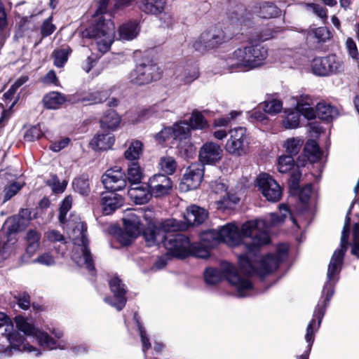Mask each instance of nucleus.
<instances>
[{
	"mask_svg": "<svg viewBox=\"0 0 359 359\" xmlns=\"http://www.w3.org/2000/svg\"><path fill=\"white\" fill-rule=\"evenodd\" d=\"M269 226L264 219H256L244 223L241 231L234 224L229 223L223 226L218 231L210 233L219 236L220 241L229 245L236 246L241 243H243L248 252L238 257L241 271L249 275L257 273L264 276L278 268L279 264L286 259L288 250L286 244H280L278 246L276 255H269L259 262L252 259L253 257H258L259 248L269 242Z\"/></svg>",
	"mask_w": 359,
	"mask_h": 359,
	"instance_id": "f257e3e1",
	"label": "nucleus"
},
{
	"mask_svg": "<svg viewBox=\"0 0 359 359\" xmlns=\"http://www.w3.org/2000/svg\"><path fill=\"white\" fill-rule=\"evenodd\" d=\"M355 202L356 201H354L351 203L347 212L341 232L340 248L334 252L328 266L327 281L322 292V298L325 299L323 302L320 301L318 302L314 310L313 318L306 327L305 339L308 343L307 351L304 354L299 355L297 359H308L314 341V331H317L320 327L325 314V308L333 295L334 285L338 280V275L341 269L344 256L348 245L349 226L351 222L350 215Z\"/></svg>",
	"mask_w": 359,
	"mask_h": 359,
	"instance_id": "f03ea898",
	"label": "nucleus"
},
{
	"mask_svg": "<svg viewBox=\"0 0 359 359\" xmlns=\"http://www.w3.org/2000/svg\"><path fill=\"white\" fill-rule=\"evenodd\" d=\"M109 0H100L91 25L82 32L83 38L93 40L97 50L104 54L109 50L115 36V25L102 15L107 12Z\"/></svg>",
	"mask_w": 359,
	"mask_h": 359,
	"instance_id": "7ed1b4c3",
	"label": "nucleus"
},
{
	"mask_svg": "<svg viewBox=\"0 0 359 359\" xmlns=\"http://www.w3.org/2000/svg\"><path fill=\"white\" fill-rule=\"evenodd\" d=\"M267 56L268 50L263 45L250 41L236 48L227 56L225 62L229 69H252L262 65Z\"/></svg>",
	"mask_w": 359,
	"mask_h": 359,
	"instance_id": "20e7f679",
	"label": "nucleus"
},
{
	"mask_svg": "<svg viewBox=\"0 0 359 359\" xmlns=\"http://www.w3.org/2000/svg\"><path fill=\"white\" fill-rule=\"evenodd\" d=\"M204 278L208 285L217 284L225 278L236 287L239 297H245L248 292L252 289V283L249 279L239 276L234 266L228 262H222L219 270L207 269L204 273Z\"/></svg>",
	"mask_w": 359,
	"mask_h": 359,
	"instance_id": "39448f33",
	"label": "nucleus"
},
{
	"mask_svg": "<svg viewBox=\"0 0 359 359\" xmlns=\"http://www.w3.org/2000/svg\"><path fill=\"white\" fill-rule=\"evenodd\" d=\"M87 226L83 222L79 221L70 234L76 245L72 258L79 266H85L89 271L93 270V259L88 248V240L86 235Z\"/></svg>",
	"mask_w": 359,
	"mask_h": 359,
	"instance_id": "423d86ee",
	"label": "nucleus"
},
{
	"mask_svg": "<svg viewBox=\"0 0 359 359\" xmlns=\"http://www.w3.org/2000/svg\"><path fill=\"white\" fill-rule=\"evenodd\" d=\"M148 217H151V216L142 209L128 210L126 212L125 217L123 218V230L118 236V241L123 245L130 244L140 234L141 219L144 218L147 220Z\"/></svg>",
	"mask_w": 359,
	"mask_h": 359,
	"instance_id": "0eeeda50",
	"label": "nucleus"
},
{
	"mask_svg": "<svg viewBox=\"0 0 359 359\" xmlns=\"http://www.w3.org/2000/svg\"><path fill=\"white\" fill-rule=\"evenodd\" d=\"M149 226L143 233V236L148 246L158 245L168 238L166 233L183 231L187 226L175 219H168L163 222L159 226L154 224L151 221L148 222Z\"/></svg>",
	"mask_w": 359,
	"mask_h": 359,
	"instance_id": "6e6552de",
	"label": "nucleus"
},
{
	"mask_svg": "<svg viewBox=\"0 0 359 359\" xmlns=\"http://www.w3.org/2000/svg\"><path fill=\"white\" fill-rule=\"evenodd\" d=\"M2 327H5L4 332L2 334L6 337L12 348L24 352H35L36 355H41L40 351L26 343L25 337L14 330L13 323L6 315L0 313V328Z\"/></svg>",
	"mask_w": 359,
	"mask_h": 359,
	"instance_id": "1a4fd4ad",
	"label": "nucleus"
},
{
	"mask_svg": "<svg viewBox=\"0 0 359 359\" xmlns=\"http://www.w3.org/2000/svg\"><path fill=\"white\" fill-rule=\"evenodd\" d=\"M162 72L155 63H141L129 74L130 82L138 86L147 85L161 79Z\"/></svg>",
	"mask_w": 359,
	"mask_h": 359,
	"instance_id": "9d476101",
	"label": "nucleus"
},
{
	"mask_svg": "<svg viewBox=\"0 0 359 359\" xmlns=\"http://www.w3.org/2000/svg\"><path fill=\"white\" fill-rule=\"evenodd\" d=\"M15 322L19 330L27 336L36 338L41 346L49 349H54L59 347L57 344V341L54 339L50 337L46 332L39 330L32 324L29 323L24 317L20 316H16L15 318Z\"/></svg>",
	"mask_w": 359,
	"mask_h": 359,
	"instance_id": "9b49d317",
	"label": "nucleus"
},
{
	"mask_svg": "<svg viewBox=\"0 0 359 359\" xmlns=\"http://www.w3.org/2000/svg\"><path fill=\"white\" fill-rule=\"evenodd\" d=\"M230 137L227 140L225 149L229 154L241 156L246 154L249 144L246 129L238 127L229 131Z\"/></svg>",
	"mask_w": 359,
	"mask_h": 359,
	"instance_id": "f8f14e48",
	"label": "nucleus"
},
{
	"mask_svg": "<svg viewBox=\"0 0 359 359\" xmlns=\"http://www.w3.org/2000/svg\"><path fill=\"white\" fill-rule=\"evenodd\" d=\"M161 243L168 251L177 257H185L191 252L190 241L182 234L169 235Z\"/></svg>",
	"mask_w": 359,
	"mask_h": 359,
	"instance_id": "ddd939ff",
	"label": "nucleus"
},
{
	"mask_svg": "<svg viewBox=\"0 0 359 359\" xmlns=\"http://www.w3.org/2000/svg\"><path fill=\"white\" fill-rule=\"evenodd\" d=\"M257 183L259 191L267 201L277 202L280 199L282 189L269 174H260L257 178Z\"/></svg>",
	"mask_w": 359,
	"mask_h": 359,
	"instance_id": "4468645a",
	"label": "nucleus"
},
{
	"mask_svg": "<svg viewBox=\"0 0 359 359\" xmlns=\"http://www.w3.org/2000/svg\"><path fill=\"white\" fill-rule=\"evenodd\" d=\"M226 41V36L221 29L212 28L202 33L194 43L196 50L202 51L217 47Z\"/></svg>",
	"mask_w": 359,
	"mask_h": 359,
	"instance_id": "2eb2a0df",
	"label": "nucleus"
},
{
	"mask_svg": "<svg viewBox=\"0 0 359 359\" xmlns=\"http://www.w3.org/2000/svg\"><path fill=\"white\" fill-rule=\"evenodd\" d=\"M102 182L107 189L117 191L126 187V174L120 168L108 169L102 176Z\"/></svg>",
	"mask_w": 359,
	"mask_h": 359,
	"instance_id": "dca6fc26",
	"label": "nucleus"
},
{
	"mask_svg": "<svg viewBox=\"0 0 359 359\" xmlns=\"http://www.w3.org/2000/svg\"><path fill=\"white\" fill-rule=\"evenodd\" d=\"M203 176V165L194 163L187 168L184 174L180 187L184 191L195 189L200 185Z\"/></svg>",
	"mask_w": 359,
	"mask_h": 359,
	"instance_id": "f3484780",
	"label": "nucleus"
},
{
	"mask_svg": "<svg viewBox=\"0 0 359 359\" xmlns=\"http://www.w3.org/2000/svg\"><path fill=\"white\" fill-rule=\"evenodd\" d=\"M210 187L212 191L219 195L217 203L219 208H231V205L238 203L239 198L236 196L227 192V186L222 180L219 179L212 182Z\"/></svg>",
	"mask_w": 359,
	"mask_h": 359,
	"instance_id": "a211bd4d",
	"label": "nucleus"
},
{
	"mask_svg": "<svg viewBox=\"0 0 359 359\" xmlns=\"http://www.w3.org/2000/svg\"><path fill=\"white\" fill-rule=\"evenodd\" d=\"M148 188L154 197H161L168 194L172 188L171 179L165 175H154L149 178Z\"/></svg>",
	"mask_w": 359,
	"mask_h": 359,
	"instance_id": "6ab92c4d",
	"label": "nucleus"
},
{
	"mask_svg": "<svg viewBox=\"0 0 359 359\" xmlns=\"http://www.w3.org/2000/svg\"><path fill=\"white\" fill-rule=\"evenodd\" d=\"M222 149L217 144L208 142L204 144L199 151V161L202 164H215L220 161Z\"/></svg>",
	"mask_w": 359,
	"mask_h": 359,
	"instance_id": "aec40b11",
	"label": "nucleus"
},
{
	"mask_svg": "<svg viewBox=\"0 0 359 359\" xmlns=\"http://www.w3.org/2000/svg\"><path fill=\"white\" fill-rule=\"evenodd\" d=\"M109 286L116 302H112L109 297H106L104 302L115 307L118 311H121L126 303V298L125 297L126 291L124 285L121 283L120 279L114 277L110 280Z\"/></svg>",
	"mask_w": 359,
	"mask_h": 359,
	"instance_id": "412c9836",
	"label": "nucleus"
},
{
	"mask_svg": "<svg viewBox=\"0 0 359 359\" xmlns=\"http://www.w3.org/2000/svg\"><path fill=\"white\" fill-rule=\"evenodd\" d=\"M123 204V197L114 191L103 193L101 196V205L105 215L111 214Z\"/></svg>",
	"mask_w": 359,
	"mask_h": 359,
	"instance_id": "4be33fe9",
	"label": "nucleus"
},
{
	"mask_svg": "<svg viewBox=\"0 0 359 359\" xmlns=\"http://www.w3.org/2000/svg\"><path fill=\"white\" fill-rule=\"evenodd\" d=\"M184 219L187 226L198 225L203 223L208 217V213L203 208L197 205H191L187 209Z\"/></svg>",
	"mask_w": 359,
	"mask_h": 359,
	"instance_id": "5701e85b",
	"label": "nucleus"
},
{
	"mask_svg": "<svg viewBox=\"0 0 359 359\" xmlns=\"http://www.w3.org/2000/svg\"><path fill=\"white\" fill-rule=\"evenodd\" d=\"M199 76L198 68L195 65L186 66L177 69L175 79L183 85H189Z\"/></svg>",
	"mask_w": 359,
	"mask_h": 359,
	"instance_id": "b1692460",
	"label": "nucleus"
},
{
	"mask_svg": "<svg viewBox=\"0 0 359 359\" xmlns=\"http://www.w3.org/2000/svg\"><path fill=\"white\" fill-rule=\"evenodd\" d=\"M114 137L112 134H97L90 141V144L95 150H107L111 148L114 143Z\"/></svg>",
	"mask_w": 359,
	"mask_h": 359,
	"instance_id": "393cba45",
	"label": "nucleus"
},
{
	"mask_svg": "<svg viewBox=\"0 0 359 359\" xmlns=\"http://www.w3.org/2000/svg\"><path fill=\"white\" fill-rule=\"evenodd\" d=\"M67 100L68 99L64 94L56 91H52L43 97V103L46 109H57Z\"/></svg>",
	"mask_w": 359,
	"mask_h": 359,
	"instance_id": "a878e982",
	"label": "nucleus"
},
{
	"mask_svg": "<svg viewBox=\"0 0 359 359\" xmlns=\"http://www.w3.org/2000/svg\"><path fill=\"white\" fill-rule=\"evenodd\" d=\"M171 133L175 140H184L190 136L191 128L186 121H180L175 123L172 127H168L163 133Z\"/></svg>",
	"mask_w": 359,
	"mask_h": 359,
	"instance_id": "bb28decb",
	"label": "nucleus"
},
{
	"mask_svg": "<svg viewBox=\"0 0 359 359\" xmlns=\"http://www.w3.org/2000/svg\"><path fill=\"white\" fill-rule=\"evenodd\" d=\"M41 233L35 229H29L26 234V253L32 257L39 249Z\"/></svg>",
	"mask_w": 359,
	"mask_h": 359,
	"instance_id": "cd10ccee",
	"label": "nucleus"
},
{
	"mask_svg": "<svg viewBox=\"0 0 359 359\" xmlns=\"http://www.w3.org/2000/svg\"><path fill=\"white\" fill-rule=\"evenodd\" d=\"M128 194L130 198L137 204L146 203L152 196L150 190L142 186L130 189Z\"/></svg>",
	"mask_w": 359,
	"mask_h": 359,
	"instance_id": "c85d7f7f",
	"label": "nucleus"
},
{
	"mask_svg": "<svg viewBox=\"0 0 359 359\" xmlns=\"http://www.w3.org/2000/svg\"><path fill=\"white\" fill-rule=\"evenodd\" d=\"M316 114L320 119L330 121L338 116L339 112L337 109L331 104L320 102L316 106Z\"/></svg>",
	"mask_w": 359,
	"mask_h": 359,
	"instance_id": "c756f323",
	"label": "nucleus"
},
{
	"mask_svg": "<svg viewBox=\"0 0 359 359\" xmlns=\"http://www.w3.org/2000/svg\"><path fill=\"white\" fill-rule=\"evenodd\" d=\"M144 177L143 169L140 167L138 161L131 162L128 165L126 181L131 184H137L141 182Z\"/></svg>",
	"mask_w": 359,
	"mask_h": 359,
	"instance_id": "7c9ffc66",
	"label": "nucleus"
},
{
	"mask_svg": "<svg viewBox=\"0 0 359 359\" xmlns=\"http://www.w3.org/2000/svg\"><path fill=\"white\" fill-rule=\"evenodd\" d=\"M139 31L138 25L135 22L123 24L118 29L119 39L127 41L133 40L137 36Z\"/></svg>",
	"mask_w": 359,
	"mask_h": 359,
	"instance_id": "2f4dec72",
	"label": "nucleus"
},
{
	"mask_svg": "<svg viewBox=\"0 0 359 359\" xmlns=\"http://www.w3.org/2000/svg\"><path fill=\"white\" fill-rule=\"evenodd\" d=\"M165 0H141L140 8L147 13L156 15L165 8Z\"/></svg>",
	"mask_w": 359,
	"mask_h": 359,
	"instance_id": "473e14b6",
	"label": "nucleus"
},
{
	"mask_svg": "<svg viewBox=\"0 0 359 359\" xmlns=\"http://www.w3.org/2000/svg\"><path fill=\"white\" fill-rule=\"evenodd\" d=\"M143 150V144L139 140H133L124 152V157L131 162L137 161Z\"/></svg>",
	"mask_w": 359,
	"mask_h": 359,
	"instance_id": "72a5a7b5",
	"label": "nucleus"
},
{
	"mask_svg": "<svg viewBox=\"0 0 359 359\" xmlns=\"http://www.w3.org/2000/svg\"><path fill=\"white\" fill-rule=\"evenodd\" d=\"M121 122V118L114 110H109L101 118L100 124L102 128L116 129Z\"/></svg>",
	"mask_w": 359,
	"mask_h": 359,
	"instance_id": "f704fd0d",
	"label": "nucleus"
},
{
	"mask_svg": "<svg viewBox=\"0 0 359 359\" xmlns=\"http://www.w3.org/2000/svg\"><path fill=\"white\" fill-rule=\"evenodd\" d=\"M280 14V9L272 3L264 2L259 6V15L262 18H276Z\"/></svg>",
	"mask_w": 359,
	"mask_h": 359,
	"instance_id": "c9c22d12",
	"label": "nucleus"
},
{
	"mask_svg": "<svg viewBox=\"0 0 359 359\" xmlns=\"http://www.w3.org/2000/svg\"><path fill=\"white\" fill-rule=\"evenodd\" d=\"M305 155L311 163L316 162L321 158L322 153L315 140H309L304 147Z\"/></svg>",
	"mask_w": 359,
	"mask_h": 359,
	"instance_id": "e433bc0d",
	"label": "nucleus"
},
{
	"mask_svg": "<svg viewBox=\"0 0 359 359\" xmlns=\"http://www.w3.org/2000/svg\"><path fill=\"white\" fill-rule=\"evenodd\" d=\"M189 126L195 130H205L209 127V124L201 112L194 110L189 118Z\"/></svg>",
	"mask_w": 359,
	"mask_h": 359,
	"instance_id": "4c0bfd02",
	"label": "nucleus"
},
{
	"mask_svg": "<svg viewBox=\"0 0 359 359\" xmlns=\"http://www.w3.org/2000/svg\"><path fill=\"white\" fill-rule=\"evenodd\" d=\"M72 49L69 46L55 50L53 53L54 65L57 67H62L67 62Z\"/></svg>",
	"mask_w": 359,
	"mask_h": 359,
	"instance_id": "58836bf2",
	"label": "nucleus"
},
{
	"mask_svg": "<svg viewBox=\"0 0 359 359\" xmlns=\"http://www.w3.org/2000/svg\"><path fill=\"white\" fill-rule=\"evenodd\" d=\"M312 72L318 76H327L330 69L327 65L326 57H316L313 60L311 65Z\"/></svg>",
	"mask_w": 359,
	"mask_h": 359,
	"instance_id": "ea45409f",
	"label": "nucleus"
},
{
	"mask_svg": "<svg viewBox=\"0 0 359 359\" xmlns=\"http://www.w3.org/2000/svg\"><path fill=\"white\" fill-rule=\"evenodd\" d=\"M300 113L298 108L290 111L283 121V125L286 129L296 128L299 125Z\"/></svg>",
	"mask_w": 359,
	"mask_h": 359,
	"instance_id": "a19ab883",
	"label": "nucleus"
},
{
	"mask_svg": "<svg viewBox=\"0 0 359 359\" xmlns=\"http://www.w3.org/2000/svg\"><path fill=\"white\" fill-rule=\"evenodd\" d=\"M279 212L280 215H278L276 213H271V226L280 225L290 215L289 208L285 204L279 205Z\"/></svg>",
	"mask_w": 359,
	"mask_h": 359,
	"instance_id": "79ce46f5",
	"label": "nucleus"
},
{
	"mask_svg": "<svg viewBox=\"0 0 359 359\" xmlns=\"http://www.w3.org/2000/svg\"><path fill=\"white\" fill-rule=\"evenodd\" d=\"M72 186L74 190L81 195H87L90 192L88 179L85 176L74 179Z\"/></svg>",
	"mask_w": 359,
	"mask_h": 359,
	"instance_id": "37998d69",
	"label": "nucleus"
},
{
	"mask_svg": "<svg viewBox=\"0 0 359 359\" xmlns=\"http://www.w3.org/2000/svg\"><path fill=\"white\" fill-rule=\"evenodd\" d=\"M262 104L264 107V111L270 115L280 112L283 108L282 102L276 99L266 100Z\"/></svg>",
	"mask_w": 359,
	"mask_h": 359,
	"instance_id": "c03bdc74",
	"label": "nucleus"
},
{
	"mask_svg": "<svg viewBox=\"0 0 359 359\" xmlns=\"http://www.w3.org/2000/svg\"><path fill=\"white\" fill-rule=\"evenodd\" d=\"M108 96L109 93L107 90L95 91L79 100L83 102H88L90 104H97L106 100Z\"/></svg>",
	"mask_w": 359,
	"mask_h": 359,
	"instance_id": "a18cd8bd",
	"label": "nucleus"
},
{
	"mask_svg": "<svg viewBox=\"0 0 359 359\" xmlns=\"http://www.w3.org/2000/svg\"><path fill=\"white\" fill-rule=\"evenodd\" d=\"M303 141L298 137H292L286 140L284 144L286 151L289 154L288 156H292L296 155L300 150Z\"/></svg>",
	"mask_w": 359,
	"mask_h": 359,
	"instance_id": "49530a36",
	"label": "nucleus"
},
{
	"mask_svg": "<svg viewBox=\"0 0 359 359\" xmlns=\"http://www.w3.org/2000/svg\"><path fill=\"white\" fill-rule=\"evenodd\" d=\"M327 60V65L330 69L328 70V75L331 73H337L343 71V62L336 57V55H330L325 57Z\"/></svg>",
	"mask_w": 359,
	"mask_h": 359,
	"instance_id": "de8ad7c7",
	"label": "nucleus"
},
{
	"mask_svg": "<svg viewBox=\"0 0 359 359\" xmlns=\"http://www.w3.org/2000/svg\"><path fill=\"white\" fill-rule=\"evenodd\" d=\"M294 165V161L291 156H281L278 161V170L280 172L286 173Z\"/></svg>",
	"mask_w": 359,
	"mask_h": 359,
	"instance_id": "09e8293b",
	"label": "nucleus"
},
{
	"mask_svg": "<svg viewBox=\"0 0 359 359\" xmlns=\"http://www.w3.org/2000/svg\"><path fill=\"white\" fill-rule=\"evenodd\" d=\"M159 165L161 170L169 175L174 173L177 166L175 159L170 156L162 158L160 161Z\"/></svg>",
	"mask_w": 359,
	"mask_h": 359,
	"instance_id": "8fccbe9b",
	"label": "nucleus"
},
{
	"mask_svg": "<svg viewBox=\"0 0 359 359\" xmlns=\"http://www.w3.org/2000/svg\"><path fill=\"white\" fill-rule=\"evenodd\" d=\"M212 231H218V230L210 229L205 231L201 234V241H203V245L210 248L215 247L218 242L220 241L219 236H215L210 233Z\"/></svg>",
	"mask_w": 359,
	"mask_h": 359,
	"instance_id": "3c124183",
	"label": "nucleus"
},
{
	"mask_svg": "<svg viewBox=\"0 0 359 359\" xmlns=\"http://www.w3.org/2000/svg\"><path fill=\"white\" fill-rule=\"evenodd\" d=\"M134 319L136 321L137 327H138V330L140 332V336L141 341H142V351L144 353H145L147 350H148L151 348V345L149 341V339L147 334L146 330L142 327V325L140 324V323L138 320V316H137V313L134 314Z\"/></svg>",
	"mask_w": 359,
	"mask_h": 359,
	"instance_id": "603ef678",
	"label": "nucleus"
},
{
	"mask_svg": "<svg viewBox=\"0 0 359 359\" xmlns=\"http://www.w3.org/2000/svg\"><path fill=\"white\" fill-rule=\"evenodd\" d=\"M47 184L51 187L54 193H62L67 187V182L65 181L61 182L56 175H52L47 181Z\"/></svg>",
	"mask_w": 359,
	"mask_h": 359,
	"instance_id": "864d4df0",
	"label": "nucleus"
},
{
	"mask_svg": "<svg viewBox=\"0 0 359 359\" xmlns=\"http://www.w3.org/2000/svg\"><path fill=\"white\" fill-rule=\"evenodd\" d=\"M304 5L307 8L311 9L313 13L320 18L323 20H327V10L325 7L314 3L304 4Z\"/></svg>",
	"mask_w": 359,
	"mask_h": 359,
	"instance_id": "5fc2aeb1",
	"label": "nucleus"
},
{
	"mask_svg": "<svg viewBox=\"0 0 359 359\" xmlns=\"http://www.w3.org/2000/svg\"><path fill=\"white\" fill-rule=\"evenodd\" d=\"M264 111V107L260 104L257 108L255 109L249 113V119L250 121H263L266 119V116Z\"/></svg>",
	"mask_w": 359,
	"mask_h": 359,
	"instance_id": "6e6d98bb",
	"label": "nucleus"
},
{
	"mask_svg": "<svg viewBox=\"0 0 359 359\" xmlns=\"http://www.w3.org/2000/svg\"><path fill=\"white\" fill-rule=\"evenodd\" d=\"M72 204V198L70 196H67L62 201L60 209L59 219L61 223H65V219L67 212L70 210Z\"/></svg>",
	"mask_w": 359,
	"mask_h": 359,
	"instance_id": "4d7b16f0",
	"label": "nucleus"
},
{
	"mask_svg": "<svg viewBox=\"0 0 359 359\" xmlns=\"http://www.w3.org/2000/svg\"><path fill=\"white\" fill-rule=\"evenodd\" d=\"M45 239L51 243L60 242L65 243V236L57 230H48L45 233Z\"/></svg>",
	"mask_w": 359,
	"mask_h": 359,
	"instance_id": "13d9d810",
	"label": "nucleus"
},
{
	"mask_svg": "<svg viewBox=\"0 0 359 359\" xmlns=\"http://www.w3.org/2000/svg\"><path fill=\"white\" fill-rule=\"evenodd\" d=\"M34 262L48 266L55 264V257L50 252H44L40 255L34 260Z\"/></svg>",
	"mask_w": 359,
	"mask_h": 359,
	"instance_id": "bf43d9fd",
	"label": "nucleus"
},
{
	"mask_svg": "<svg viewBox=\"0 0 359 359\" xmlns=\"http://www.w3.org/2000/svg\"><path fill=\"white\" fill-rule=\"evenodd\" d=\"M351 252L359 257V222L356 223L353 229V247Z\"/></svg>",
	"mask_w": 359,
	"mask_h": 359,
	"instance_id": "052dcab7",
	"label": "nucleus"
},
{
	"mask_svg": "<svg viewBox=\"0 0 359 359\" xmlns=\"http://www.w3.org/2000/svg\"><path fill=\"white\" fill-rule=\"evenodd\" d=\"M42 136V131L38 126H34L29 128L25 135V139L27 141L32 142L39 139Z\"/></svg>",
	"mask_w": 359,
	"mask_h": 359,
	"instance_id": "680f3d73",
	"label": "nucleus"
},
{
	"mask_svg": "<svg viewBox=\"0 0 359 359\" xmlns=\"http://www.w3.org/2000/svg\"><path fill=\"white\" fill-rule=\"evenodd\" d=\"M346 47L348 50V55L354 60H358L359 58V53L357 46L351 38H348L346 41Z\"/></svg>",
	"mask_w": 359,
	"mask_h": 359,
	"instance_id": "e2e57ef3",
	"label": "nucleus"
},
{
	"mask_svg": "<svg viewBox=\"0 0 359 359\" xmlns=\"http://www.w3.org/2000/svg\"><path fill=\"white\" fill-rule=\"evenodd\" d=\"M18 306L22 309H27L30 306V297L27 293L20 294L15 296Z\"/></svg>",
	"mask_w": 359,
	"mask_h": 359,
	"instance_id": "0e129e2a",
	"label": "nucleus"
},
{
	"mask_svg": "<svg viewBox=\"0 0 359 359\" xmlns=\"http://www.w3.org/2000/svg\"><path fill=\"white\" fill-rule=\"evenodd\" d=\"M69 142L70 139L69 137H64L61 140L53 142L50 146V149L55 152H58L67 147Z\"/></svg>",
	"mask_w": 359,
	"mask_h": 359,
	"instance_id": "69168bd1",
	"label": "nucleus"
},
{
	"mask_svg": "<svg viewBox=\"0 0 359 359\" xmlns=\"http://www.w3.org/2000/svg\"><path fill=\"white\" fill-rule=\"evenodd\" d=\"M51 21V18H49L43 22L41 27V34L43 36L50 35L55 30V26Z\"/></svg>",
	"mask_w": 359,
	"mask_h": 359,
	"instance_id": "338daca9",
	"label": "nucleus"
},
{
	"mask_svg": "<svg viewBox=\"0 0 359 359\" xmlns=\"http://www.w3.org/2000/svg\"><path fill=\"white\" fill-rule=\"evenodd\" d=\"M314 36L319 41H325L330 37V31L325 27H318L313 31Z\"/></svg>",
	"mask_w": 359,
	"mask_h": 359,
	"instance_id": "774afa93",
	"label": "nucleus"
}]
</instances>
